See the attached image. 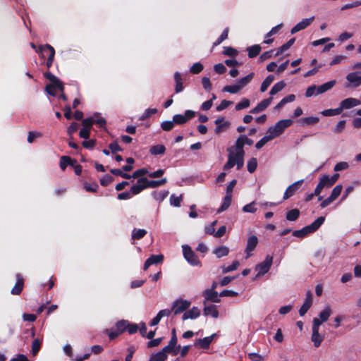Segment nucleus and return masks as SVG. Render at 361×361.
<instances>
[{"mask_svg": "<svg viewBox=\"0 0 361 361\" xmlns=\"http://www.w3.org/2000/svg\"><path fill=\"white\" fill-rule=\"evenodd\" d=\"M157 113V109L156 108H149L147 109L144 114L140 116V120L144 121L149 118L152 115L155 114Z\"/></svg>", "mask_w": 361, "mask_h": 361, "instance_id": "8fccbe9b", "label": "nucleus"}, {"mask_svg": "<svg viewBox=\"0 0 361 361\" xmlns=\"http://www.w3.org/2000/svg\"><path fill=\"white\" fill-rule=\"evenodd\" d=\"M204 67L203 65L200 63H195L190 68V71L192 74H198L200 73Z\"/></svg>", "mask_w": 361, "mask_h": 361, "instance_id": "6e6d98bb", "label": "nucleus"}, {"mask_svg": "<svg viewBox=\"0 0 361 361\" xmlns=\"http://www.w3.org/2000/svg\"><path fill=\"white\" fill-rule=\"evenodd\" d=\"M303 181L304 180L302 179L299 180L293 183L290 185H289L286 188V190L283 194V199L287 200V199L290 198V197H292L293 195H294V194L299 190V188L302 185Z\"/></svg>", "mask_w": 361, "mask_h": 361, "instance_id": "1a4fd4ad", "label": "nucleus"}, {"mask_svg": "<svg viewBox=\"0 0 361 361\" xmlns=\"http://www.w3.org/2000/svg\"><path fill=\"white\" fill-rule=\"evenodd\" d=\"M147 234V231L145 229H137L134 228L132 231V239L133 240H140L143 238Z\"/></svg>", "mask_w": 361, "mask_h": 361, "instance_id": "72a5a7b5", "label": "nucleus"}, {"mask_svg": "<svg viewBox=\"0 0 361 361\" xmlns=\"http://www.w3.org/2000/svg\"><path fill=\"white\" fill-rule=\"evenodd\" d=\"M233 102L231 101L224 99L221 101V102L216 106V111H221L224 109L228 107L230 105H231Z\"/></svg>", "mask_w": 361, "mask_h": 361, "instance_id": "338daca9", "label": "nucleus"}, {"mask_svg": "<svg viewBox=\"0 0 361 361\" xmlns=\"http://www.w3.org/2000/svg\"><path fill=\"white\" fill-rule=\"evenodd\" d=\"M286 87V83L281 80L280 82H276L271 89L269 94L272 95H275L280 91H281Z\"/></svg>", "mask_w": 361, "mask_h": 361, "instance_id": "c9c22d12", "label": "nucleus"}, {"mask_svg": "<svg viewBox=\"0 0 361 361\" xmlns=\"http://www.w3.org/2000/svg\"><path fill=\"white\" fill-rule=\"evenodd\" d=\"M41 345L42 341L39 338H36L32 341V353L33 355H36L39 353L41 348Z\"/></svg>", "mask_w": 361, "mask_h": 361, "instance_id": "a18cd8bd", "label": "nucleus"}, {"mask_svg": "<svg viewBox=\"0 0 361 361\" xmlns=\"http://www.w3.org/2000/svg\"><path fill=\"white\" fill-rule=\"evenodd\" d=\"M169 195L168 190H161L159 192L153 191L152 192V196L159 202H162Z\"/></svg>", "mask_w": 361, "mask_h": 361, "instance_id": "2f4dec72", "label": "nucleus"}, {"mask_svg": "<svg viewBox=\"0 0 361 361\" xmlns=\"http://www.w3.org/2000/svg\"><path fill=\"white\" fill-rule=\"evenodd\" d=\"M148 173H149V171H147V169H146L145 168H142V169L135 171L133 172V173L132 174V177H133V178H143L142 177L143 176L147 175Z\"/></svg>", "mask_w": 361, "mask_h": 361, "instance_id": "5fc2aeb1", "label": "nucleus"}, {"mask_svg": "<svg viewBox=\"0 0 361 361\" xmlns=\"http://www.w3.org/2000/svg\"><path fill=\"white\" fill-rule=\"evenodd\" d=\"M137 182H144L147 188H156L159 186L164 185L167 183L166 178L160 180H148L147 178H140L137 179Z\"/></svg>", "mask_w": 361, "mask_h": 361, "instance_id": "6e6552de", "label": "nucleus"}, {"mask_svg": "<svg viewBox=\"0 0 361 361\" xmlns=\"http://www.w3.org/2000/svg\"><path fill=\"white\" fill-rule=\"evenodd\" d=\"M195 116V112L192 110H186L184 115L175 114L173 121L176 125H183Z\"/></svg>", "mask_w": 361, "mask_h": 361, "instance_id": "0eeeda50", "label": "nucleus"}, {"mask_svg": "<svg viewBox=\"0 0 361 361\" xmlns=\"http://www.w3.org/2000/svg\"><path fill=\"white\" fill-rule=\"evenodd\" d=\"M238 158L236 157V153L230 152L227 162L224 166V170H229L233 168L235 163L238 161Z\"/></svg>", "mask_w": 361, "mask_h": 361, "instance_id": "5701e85b", "label": "nucleus"}, {"mask_svg": "<svg viewBox=\"0 0 361 361\" xmlns=\"http://www.w3.org/2000/svg\"><path fill=\"white\" fill-rule=\"evenodd\" d=\"M204 314L205 316L211 315L214 318L219 317V311L214 305H206L204 307Z\"/></svg>", "mask_w": 361, "mask_h": 361, "instance_id": "393cba45", "label": "nucleus"}, {"mask_svg": "<svg viewBox=\"0 0 361 361\" xmlns=\"http://www.w3.org/2000/svg\"><path fill=\"white\" fill-rule=\"evenodd\" d=\"M346 80L350 82L354 87L361 85V72L356 71L350 73L346 76Z\"/></svg>", "mask_w": 361, "mask_h": 361, "instance_id": "dca6fc26", "label": "nucleus"}, {"mask_svg": "<svg viewBox=\"0 0 361 361\" xmlns=\"http://www.w3.org/2000/svg\"><path fill=\"white\" fill-rule=\"evenodd\" d=\"M258 244V238L256 235H252L248 238L245 248L246 258L252 256V252L255 249Z\"/></svg>", "mask_w": 361, "mask_h": 361, "instance_id": "f8f14e48", "label": "nucleus"}, {"mask_svg": "<svg viewBox=\"0 0 361 361\" xmlns=\"http://www.w3.org/2000/svg\"><path fill=\"white\" fill-rule=\"evenodd\" d=\"M272 262L273 257L269 255H267L265 259L262 262L256 265L255 270L258 271L256 276L259 277L267 274L269 271L272 265Z\"/></svg>", "mask_w": 361, "mask_h": 361, "instance_id": "39448f33", "label": "nucleus"}, {"mask_svg": "<svg viewBox=\"0 0 361 361\" xmlns=\"http://www.w3.org/2000/svg\"><path fill=\"white\" fill-rule=\"evenodd\" d=\"M360 104L361 103L359 99L350 97L341 101L339 106L341 108V111H343V109H348L354 106H356Z\"/></svg>", "mask_w": 361, "mask_h": 361, "instance_id": "f3484780", "label": "nucleus"}, {"mask_svg": "<svg viewBox=\"0 0 361 361\" xmlns=\"http://www.w3.org/2000/svg\"><path fill=\"white\" fill-rule=\"evenodd\" d=\"M262 50L259 44H255L247 48V55L250 59H253L257 56Z\"/></svg>", "mask_w": 361, "mask_h": 361, "instance_id": "a878e982", "label": "nucleus"}, {"mask_svg": "<svg viewBox=\"0 0 361 361\" xmlns=\"http://www.w3.org/2000/svg\"><path fill=\"white\" fill-rule=\"evenodd\" d=\"M164 256L162 255H152L145 261L143 269L147 270L151 265L162 262Z\"/></svg>", "mask_w": 361, "mask_h": 361, "instance_id": "a211bd4d", "label": "nucleus"}, {"mask_svg": "<svg viewBox=\"0 0 361 361\" xmlns=\"http://www.w3.org/2000/svg\"><path fill=\"white\" fill-rule=\"evenodd\" d=\"M137 184L133 185L130 189V192L131 195H136L140 193L145 189H147L145 183L144 182H137Z\"/></svg>", "mask_w": 361, "mask_h": 361, "instance_id": "cd10ccee", "label": "nucleus"}, {"mask_svg": "<svg viewBox=\"0 0 361 361\" xmlns=\"http://www.w3.org/2000/svg\"><path fill=\"white\" fill-rule=\"evenodd\" d=\"M82 125L84 128L90 130L92 129V126L94 125V118L88 117L82 121Z\"/></svg>", "mask_w": 361, "mask_h": 361, "instance_id": "4d7b16f0", "label": "nucleus"}, {"mask_svg": "<svg viewBox=\"0 0 361 361\" xmlns=\"http://www.w3.org/2000/svg\"><path fill=\"white\" fill-rule=\"evenodd\" d=\"M247 171L252 173L255 171L257 167V161L256 158H251L247 162Z\"/></svg>", "mask_w": 361, "mask_h": 361, "instance_id": "3c124183", "label": "nucleus"}, {"mask_svg": "<svg viewBox=\"0 0 361 361\" xmlns=\"http://www.w3.org/2000/svg\"><path fill=\"white\" fill-rule=\"evenodd\" d=\"M341 112L342 111H341V108L339 106V107L336 108V109H329L324 110L323 111H322L321 114L324 116H334L339 115L340 114H341Z\"/></svg>", "mask_w": 361, "mask_h": 361, "instance_id": "a19ab883", "label": "nucleus"}, {"mask_svg": "<svg viewBox=\"0 0 361 361\" xmlns=\"http://www.w3.org/2000/svg\"><path fill=\"white\" fill-rule=\"evenodd\" d=\"M223 54L228 56H236L238 54V51L231 47H224Z\"/></svg>", "mask_w": 361, "mask_h": 361, "instance_id": "09e8293b", "label": "nucleus"}, {"mask_svg": "<svg viewBox=\"0 0 361 361\" xmlns=\"http://www.w3.org/2000/svg\"><path fill=\"white\" fill-rule=\"evenodd\" d=\"M16 277L17 281L15 286L11 289V293L12 295H18L23 291L25 280L20 273L16 274Z\"/></svg>", "mask_w": 361, "mask_h": 361, "instance_id": "9b49d317", "label": "nucleus"}, {"mask_svg": "<svg viewBox=\"0 0 361 361\" xmlns=\"http://www.w3.org/2000/svg\"><path fill=\"white\" fill-rule=\"evenodd\" d=\"M167 354L168 353L162 348L161 350L151 355L149 361H165L168 357Z\"/></svg>", "mask_w": 361, "mask_h": 361, "instance_id": "412c9836", "label": "nucleus"}, {"mask_svg": "<svg viewBox=\"0 0 361 361\" xmlns=\"http://www.w3.org/2000/svg\"><path fill=\"white\" fill-rule=\"evenodd\" d=\"M217 258H221L227 256L229 253V249L226 246H219L216 247L213 252Z\"/></svg>", "mask_w": 361, "mask_h": 361, "instance_id": "473e14b6", "label": "nucleus"}, {"mask_svg": "<svg viewBox=\"0 0 361 361\" xmlns=\"http://www.w3.org/2000/svg\"><path fill=\"white\" fill-rule=\"evenodd\" d=\"M319 182L321 183H323V186L324 188V187H327V188H330L334 184L331 183V178L329 176L327 175H324L321 178H320V180Z\"/></svg>", "mask_w": 361, "mask_h": 361, "instance_id": "69168bd1", "label": "nucleus"}, {"mask_svg": "<svg viewBox=\"0 0 361 361\" xmlns=\"http://www.w3.org/2000/svg\"><path fill=\"white\" fill-rule=\"evenodd\" d=\"M182 200V195H180V196H176L175 195L173 194L170 197V204L174 207H180Z\"/></svg>", "mask_w": 361, "mask_h": 361, "instance_id": "de8ad7c7", "label": "nucleus"}, {"mask_svg": "<svg viewBox=\"0 0 361 361\" xmlns=\"http://www.w3.org/2000/svg\"><path fill=\"white\" fill-rule=\"evenodd\" d=\"M109 148L113 154L117 152H122L123 149L119 146L117 142H112L109 145Z\"/></svg>", "mask_w": 361, "mask_h": 361, "instance_id": "774afa93", "label": "nucleus"}, {"mask_svg": "<svg viewBox=\"0 0 361 361\" xmlns=\"http://www.w3.org/2000/svg\"><path fill=\"white\" fill-rule=\"evenodd\" d=\"M200 315V310L197 307H192L190 310L184 312L182 317L183 320L188 319H195Z\"/></svg>", "mask_w": 361, "mask_h": 361, "instance_id": "6ab92c4d", "label": "nucleus"}, {"mask_svg": "<svg viewBox=\"0 0 361 361\" xmlns=\"http://www.w3.org/2000/svg\"><path fill=\"white\" fill-rule=\"evenodd\" d=\"M343 186L341 185H337L332 190L330 197H332L334 200H336L338 197L341 195L342 192Z\"/></svg>", "mask_w": 361, "mask_h": 361, "instance_id": "bf43d9fd", "label": "nucleus"}, {"mask_svg": "<svg viewBox=\"0 0 361 361\" xmlns=\"http://www.w3.org/2000/svg\"><path fill=\"white\" fill-rule=\"evenodd\" d=\"M273 98L271 97L263 99L257 105L259 106L261 111H264L271 103Z\"/></svg>", "mask_w": 361, "mask_h": 361, "instance_id": "864d4df0", "label": "nucleus"}, {"mask_svg": "<svg viewBox=\"0 0 361 361\" xmlns=\"http://www.w3.org/2000/svg\"><path fill=\"white\" fill-rule=\"evenodd\" d=\"M331 314V307L330 306H326L324 307V309L319 313V319L323 322H326L330 315Z\"/></svg>", "mask_w": 361, "mask_h": 361, "instance_id": "58836bf2", "label": "nucleus"}, {"mask_svg": "<svg viewBox=\"0 0 361 361\" xmlns=\"http://www.w3.org/2000/svg\"><path fill=\"white\" fill-rule=\"evenodd\" d=\"M128 326V321L127 320H121L117 322L116 324V329L118 331V334H121L127 331Z\"/></svg>", "mask_w": 361, "mask_h": 361, "instance_id": "4c0bfd02", "label": "nucleus"}, {"mask_svg": "<svg viewBox=\"0 0 361 361\" xmlns=\"http://www.w3.org/2000/svg\"><path fill=\"white\" fill-rule=\"evenodd\" d=\"M173 77H174V80L176 82L175 92L180 93L184 89L181 74L179 72H176L174 73Z\"/></svg>", "mask_w": 361, "mask_h": 361, "instance_id": "b1692460", "label": "nucleus"}, {"mask_svg": "<svg viewBox=\"0 0 361 361\" xmlns=\"http://www.w3.org/2000/svg\"><path fill=\"white\" fill-rule=\"evenodd\" d=\"M79 128V124L75 122L71 123V125L67 128V133L70 135L72 139V135L78 130Z\"/></svg>", "mask_w": 361, "mask_h": 361, "instance_id": "e2e57ef3", "label": "nucleus"}, {"mask_svg": "<svg viewBox=\"0 0 361 361\" xmlns=\"http://www.w3.org/2000/svg\"><path fill=\"white\" fill-rule=\"evenodd\" d=\"M71 161V157L68 156H62L60 158V168L62 171H65L67 166H68L69 161Z\"/></svg>", "mask_w": 361, "mask_h": 361, "instance_id": "13d9d810", "label": "nucleus"}, {"mask_svg": "<svg viewBox=\"0 0 361 361\" xmlns=\"http://www.w3.org/2000/svg\"><path fill=\"white\" fill-rule=\"evenodd\" d=\"M271 140H273V136H271L269 134L265 135L256 143L255 147L258 149H261L267 142Z\"/></svg>", "mask_w": 361, "mask_h": 361, "instance_id": "49530a36", "label": "nucleus"}, {"mask_svg": "<svg viewBox=\"0 0 361 361\" xmlns=\"http://www.w3.org/2000/svg\"><path fill=\"white\" fill-rule=\"evenodd\" d=\"M173 121H166L161 123V128L164 131H170L174 127Z\"/></svg>", "mask_w": 361, "mask_h": 361, "instance_id": "680f3d73", "label": "nucleus"}, {"mask_svg": "<svg viewBox=\"0 0 361 361\" xmlns=\"http://www.w3.org/2000/svg\"><path fill=\"white\" fill-rule=\"evenodd\" d=\"M274 80V76L273 75H269L262 82L261 87H260V91L262 92H265L269 86L272 83V82Z\"/></svg>", "mask_w": 361, "mask_h": 361, "instance_id": "e433bc0d", "label": "nucleus"}, {"mask_svg": "<svg viewBox=\"0 0 361 361\" xmlns=\"http://www.w3.org/2000/svg\"><path fill=\"white\" fill-rule=\"evenodd\" d=\"M250 105V102L247 98H243L242 100L235 105V110L240 111L242 109L248 108Z\"/></svg>", "mask_w": 361, "mask_h": 361, "instance_id": "37998d69", "label": "nucleus"}, {"mask_svg": "<svg viewBox=\"0 0 361 361\" xmlns=\"http://www.w3.org/2000/svg\"><path fill=\"white\" fill-rule=\"evenodd\" d=\"M183 252L185 259L192 266H196L200 264V261L198 259V257L194 252V251L191 249V247L185 245H183Z\"/></svg>", "mask_w": 361, "mask_h": 361, "instance_id": "423d86ee", "label": "nucleus"}, {"mask_svg": "<svg viewBox=\"0 0 361 361\" xmlns=\"http://www.w3.org/2000/svg\"><path fill=\"white\" fill-rule=\"evenodd\" d=\"M113 181H114V178L111 176H110L109 174H105L100 179V184L102 186H107L108 185H109Z\"/></svg>", "mask_w": 361, "mask_h": 361, "instance_id": "052dcab7", "label": "nucleus"}, {"mask_svg": "<svg viewBox=\"0 0 361 361\" xmlns=\"http://www.w3.org/2000/svg\"><path fill=\"white\" fill-rule=\"evenodd\" d=\"M319 121V118L317 116L305 117L298 120V123L302 126H312Z\"/></svg>", "mask_w": 361, "mask_h": 361, "instance_id": "4be33fe9", "label": "nucleus"}, {"mask_svg": "<svg viewBox=\"0 0 361 361\" xmlns=\"http://www.w3.org/2000/svg\"><path fill=\"white\" fill-rule=\"evenodd\" d=\"M300 214V212L298 209L295 208L287 212L286 219L289 221H296Z\"/></svg>", "mask_w": 361, "mask_h": 361, "instance_id": "c85d7f7f", "label": "nucleus"}, {"mask_svg": "<svg viewBox=\"0 0 361 361\" xmlns=\"http://www.w3.org/2000/svg\"><path fill=\"white\" fill-rule=\"evenodd\" d=\"M37 52L39 53L42 58L45 57V52H49V56L47 61V66L48 68H49L52 66L55 56V50L54 47L48 44L45 45H41L39 47V50L37 51Z\"/></svg>", "mask_w": 361, "mask_h": 361, "instance_id": "7ed1b4c3", "label": "nucleus"}, {"mask_svg": "<svg viewBox=\"0 0 361 361\" xmlns=\"http://www.w3.org/2000/svg\"><path fill=\"white\" fill-rule=\"evenodd\" d=\"M191 302L188 300L179 298L173 301L172 303L171 310L175 315L179 314L190 307Z\"/></svg>", "mask_w": 361, "mask_h": 361, "instance_id": "20e7f679", "label": "nucleus"}, {"mask_svg": "<svg viewBox=\"0 0 361 361\" xmlns=\"http://www.w3.org/2000/svg\"><path fill=\"white\" fill-rule=\"evenodd\" d=\"M215 336H216V334H213L212 335H211L209 336H207L203 338L197 339L196 341L195 342V345H197L200 348L204 349V350L208 349Z\"/></svg>", "mask_w": 361, "mask_h": 361, "instance_id": "2eb2a0df", "label": "nucleus"}, {"mask_svg": "<svg viewBox=\"0 0 361 361\" xmlns=\"http://www.w3.org/2000/svg\"><path fill=\"white\" fill-rule=\"evenodd\" d=\"M166 152V147L164 145H153L149 149V152L152 155L164 154Z\"/></svg>", "mask_w": 361, "mask_h": 361, "instance_id": "c756f323", "label": "nucleus"}, {"mask_svg": "<svg viewBox=\"0 0 361 361\" xmlns=\"http://www.w3.org/2000/svg\"><path fill=\"white\" fill-rule=\"evenodd\" d=\"M254 75H255L254 73H250L245 77H243L237 81L238 84L239 85V86L240 87L241 89L243 87H244L245 86H246L248 83H250L252 81V80L253 79Z\"/></svg>", "mask_w": 361, "mask_h": 361, "instance_id": "f704fd0d", "label": "nucleus"}, {"mask_svg": "<svg viewBox=\"0 0 361 361\" xmlns=\"http://www.w3.org/2000/svg\"><path fill=\"white\" fill-rule=\"evenodd\" d=\"M335 85V80H331L322 84V85L317 87V92H316V94H319L326 92V91L331 90Z\"/></svg>", "mask_w": 361, "mask_h": 361, "instance_id": "bb28decb", "label": "nucleus"}, {"mask_svg": "<svg viewBox=\"0 0 361 361\" xmlns=\"http://www.w3.org/2000/svg\"><path fill=\"white\" fill-rule=\"evenodd\" d=\"M325 217L319 216L314 220L311 224L307 225L300 230L293 232V235L297 238H303L310 233L317 231L319 227L324 223Z\"/></svg>", "mask_w": 361, "mask_h": 361, "instance_id": "f257e3e1", "label": "nucleus"}, {"mask_svg": "<svg viewBox=\"0 0 361 361\" xmlns=\"http://www.w3.org/2000/svg\"><path fill=\"white\" fill-rule=\"evenodd\" d=\"M293 124L291 119H283L278 121L274 126L269 127L268 133L274 137L281 135L284 130Z\"/></svg>", "mask_w": 361, "mask_h": 361, "instance_id": "f03ea898", "label": "nucleus"}, {"mask_svg": "<svg viewBox=\"0 0 361 361\" xmlns=\"http://www.w3.org/2000/svg\"><path fill=\"white\" fill-rule=\"evenodd\" d=\"M232 200V195L226 194V196L224 197V202L219 209H218L217 212L220 213L221 212H224L231 205Z\"/></svg>", "mask_w": 361, "mask_h": 361, "instance_id": "7c9ffc66", "label": "nucleus"}, {"mask_svg": "<svg viewBox=\"0 0 361 361\" xmlns=\"http://www.w3.org/2000/svg\"><path fill=\"white\" fill-rule=\"evenodd\" d=\"M202 295L204 298V305L206 304L207 301L212 302H219L220 299L219 298V294L216 290H204L202 293Z\"/></svg>", "mask_w": 361, "mask_h": 361, "instance_id": "ddd939ff", "label": "nucleus"}, {"mask_svg": "<svg viewBox=\"0 0 361 361\" xmlns=\"http://www.w3.org/2000/svg\"><path fill=\"white\" fill-rule=\"evenodd\" d=\"M244 143L240 137V136L237 139L235 142V150H236V156L238 155H245V151L243 149Z\"/></svg>", "mask_w": 361, "mask_h": 361, "instance_id": "ea45409f", "label": "nucleus"}, {"mask_svg": "<svg viewBox=\"0 0 361 361\" xmlns=\"http://www.w3.org/2000/svg\"><path fill=\"white\" fill-rule=\"evenodd\" d=\"M314 17L312 16L310 18H305L302 19L300 22L297 23L290 30L291 34H295L302 30L305 29L314 20Z\"/></svg>", "mask_w": 361, "mask_h": 361, "instance_id": "4468645a", "label": "nucleus"}, {"mask_svg": "<svg viewBox=\"0 0 361 361\" xmlns=\"http://www.w3.org/2000/svg\"><path fill=\"white\" fill-rule=\"evenodd\" d=\"M311 341L315 348H319L324 339V336L319 334V330H312Z\"/></svg>", "mask_w": 361, "mask_h": 361, "instance_id": "aec40b11", "label": "nucleus"}, {"mask_svg": "<svg viewBox=\"0 0 361 361\" xmlns=\"http://www.w3.org/2000/svg\"><path fill=\"white\" fill-rule=\"evenodd\" d=\"M239 264H240L238 260H235V261L233 262V263L230 266L223 267H222V272L224 274H226V273L234 271V270L238 269Z\"/></svg>", "mask_w": 361, "mask_h": 361, "instance_id": "603ef678", "label": "nucleus"}, {"mask_svg": "<svg viewBox=\"0 0 361 361\" xmlns=\"http://www.w3.org/2000/svg\"><path fill=\"white\" fill-rule=\"evenodd\" d=\"M83 188L87 192H96L97 191L99 185L96 182H94L92 183L85 182L83 183Z\"/></svg>", "mask_w": 361, "mask_h": 361, "instance_id": "79ce46f5", "label": "nucleus"}, {"mask_svg": "<svg viewBox=\"0 0 361 361\" xmlns=\"http://www.w3.org/2000/svg\"><path fill=\"white\" fill-rule=\"evenodd\" d=\"M202 87L203 88L207 91V92H210L211 90H212V84L209 80V78L207 77H203L202 79Z\"/></svg>", "mask_w": 361, "mask_h": 361, "instance_id": "0e129e2a", "label": "nucleus"}, {"mask_svg": "<svg viewBox=\"0 0 361 361\" xmlns=\"http://www.w3.org/2000/svg\"><path fill=\"white\" fill-rule=\"evenodd\" d=\"M240 90L241 88L238 83L233 85H227L223 88L224 92H227L231 94L238 93Z\"/></svg>", "mask_w": 361, "mask_h": 361, "instance_id": "c03bdc74", "label": "nucleus"}, {"mask_svg": "<svg viewBox=\"0 0 361 361\" xmlns=\"http://www.w3.org/2000/svg\"><path fill=\"white\" fill-rule=\"evenodd\" d=\"M177 343L178 338H171L168 345L163 348L164 351H166L168 353H171L174 356L178 355L180 349V345H177Z\"/></svg>", "mask_w": 361, "mask_h": 361, "instance_id": "9d476101", "label": "nucleus"}]
</instances>
